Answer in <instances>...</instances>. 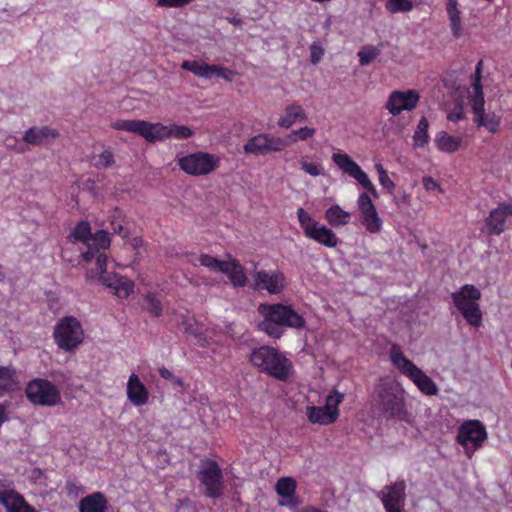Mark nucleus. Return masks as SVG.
I'll use <instances>...</instances> for the list:
<instances>
[{"instance_id": "16", "label": "nucleus", "mask_w": 512, "mask_h": 512, "mask_svg": "<svg viewBox=\"0 0 512 512\" xmlns=\"http://www.w3.org/2000/svg\"><path fill=\"white\" fill-rule=\"evenodd\" d=\"M252 288L256 291H266L271 295L281 294L286 287V277L278 269L258 270L252 274Z\"/></svg>"}, {"instance_id": "7", "label": "nucleus", "mask_w": 512, "mask_h": 512, "mask_svg": "<svg viewBox=\"0 0 512 512\" xmlns=\"http://www.w3.org/2000/svg\"><path fill=\"white\" fill-rule=\"evenodd\" d=\"M455 307L462 314L466 322L479 327L482 323V312L478 301L481 298L480 290L472 284H465L460 290L451 294Z\"/></svg>"}, {"instance_id": "4", "label": "nucleus", "mask_w": 512, "mask_h": 512, "mask_svg": "<svg viewBox=\"0 0 512 512\" xmlns=\"http://www.w3.org/2000/svg\"><path fill=\"white\" fill-rule=\"evenodd\" d=\"M113 128L136 133L148 142L161 141L166 138L187 139L193 135V131L184 125H163L150 123L144 120H118L113 123Z\"/></svg>"}, {"instance_id": "6", "label": "nucleus", "mask_w": 512, "mask_h": 512, "mask_svg": "<svg viewBox=\"0 0 512 512\" xmlns=\"http://www.w3.org/2000/svg\"><path fill=\"white\" fill-rule=\"evenodd\" d=\"M481 67H482V61H479L475 74L474 79L472 81V93L469 95V100L471 102L472 111L474 114L473 121L479 126L486 128L489 132L495 133L498 130V127L501 122V118L497 116L494 112L491 113H485L484 105V95H483V89L481 85Z\"/></svg>"}, {"instance_id": "56", "label": "nucleus", "mask_w": 512, "mask_h": 512, "mask_svg": "<svg viewBox=\"0 0 512 512\" xmlns=\"http://www.w3.org/2000/svg\"><path fill=\"white\" fill-rule=\"evenodd\" d=\"M77 488V484L72 481H68L66 484V489L69 493L75 492Z\"/></svg>"}, {"instance_id": "54", "label": "nucleus", "mask_w": 512, "mask_h": 512, "mask_svg": "<svg viewBox=\"0 0 512 512\" xmlns=\"http://www.w3.org/2000/svg\"><path fill=\"white\" fill-rule=\"evenodd\" d=\"M130 243L133 248L137 249L143 245V239L141 237H134Z\"/></svg>"}, {"instance_id": "50", "label": "nucleus", "mask_w": 512, "mask_h": 512, "mask_svg": "<svg viewBox=\"0 0 512 512\" xmlns=\"http://www.w3.org/2000/svg\"><path fill=\"white\" fill-rule=\"evenodd\" d=\"M464 117H465V114H464L463 108L461 106H459V107H456L453 111H451L448 114L447 119L449 121L457 122L459 120L464 119Z\"/></svg>"}, {"instance_id": "11", "label": "nucleus", "mask_w": 512, "mask_h": 512, "mask_svg": "<svg viewBox=\"0 0 512 512\" xmlns=\"http://www.w3.org/2000/svg\"><path fill=\"white\" fill-rule=\"evenodd\" d=\"M197 479L200 481L203 494L206 497L216 499L223 494V474L216 461L210 459L202 461L197 472Z\"/></svg>"}, {"instance_id": "22", "label": "nucleus", "mask_w": 512, "mask_h": 512, "mask_svg": "<svg viewBox=\"0 0 512 512\" xmlns=\"http://www.w3.org/2000/svg\"><path fill=\"white\" fill-rule=\"evenodd\" d=\"M296 487V481L291 477H281L277 480L275 490L280 497L285 499V501H280L279 505L295 507L299 504L295 497Z\"/></svg>"}, {"instance_id": "28", "label": "nucleus", "mask_w": 512, "mask_h": 512, "mask_svg": "<svg viewBox=\"0 0 512 512\" xmlns=\"http://www.w3.org/2000/svg\"><path fill=\"white\" fill-rule=\"evenodd\" d=\"M307 119V115L301 105L292 103L287 105L284 111V115L279 118L278 125L282 128H290L297 121H304Z\"/></svg>"}, {"instance_id": "39", "label": "nucleus", "mask_w": 512, "mask_h": 512, "mask_svg": "<svg viewBox=\"0 0 512 512\" xmlns=\"http://www.w3.org/2000/svg\"><path fill=\"white\" fill-rule=\"evenodd\" d=\"M381 51L374 46H365L358 52L359 63L362 66L368 65L375 60Z\"/></svg>"}, {"instance_id": "32", "label": "nucleus", "mask_w": 512, "mask_h": 512, "mask_svg": "<svg viewBox=\"0 0 512 512\" xmlns=\"http://www.w3.org/2000/svg\"><path fill=\"white\" fill-rule=\"evenodd\" d=\"M462 143L460 137H453L445 131H441L436 135L435 144L440 151L453 153L457 151Z\"/></svg>"}, {"instance_id": "44", "label": "nucleus", "mask_w": 512, "mask_h": 512, "mask_svg": "<svg viewBox=\"0 0 512 512\" xmlns=\"http://www.w3.org/2000/svg\"><path fill=\"white\" fill-rule=\"evenodd\" d=\"M115 163L114 155L111 151L105 150L100 153L94 162V166L98 169H106L113 166Z\"/></svg>"}, {"instance_id": "30", "label": "nucleus", "mask_w": 512, "mask_h": 512, "mask_svg": "<svg viewBox=\"0 0 512 512\" xmlns=\"http://www.w3.org/2000/svg\"><path fill=\"white\" fill-rule=\"evenodd\" d=\"M351 215L339 205L329 207L325 212V219L332 227H340L349 223Z\"/></svg>"}, {"instance_id": "36", "label": "nucleus", "mask_w": 512, "mask_h": 512, "mask_svg": "<svg viewBox=\"0 0 512 512\" xmlns=\"http://www.w3.org/2000/svg\"><path fill=\"white\" fill-rule=\"evenodd\" d=\"M109 219H110V224H111V228H112L113 232L115 234L120 235L123 239L128 238L129 233L122 225L123 213L119 208H115L111 212Z\"/></svg>"}, {"instance_id": "53", "label": "nucleus", "mask_w": 512, "mask_h": 512, "mask_svg": "<svg viewBox=\"0 0 512 512\" xmlns=\"http://www.w3.org/2000/svg\"><path fill=\"white\" fill-rule=\"evenodd\" d=\"M295 512H325L324 510H321L319 508H316L314 506H305L301 509H298Z\"/></svg>"}, {"instance_id": "14", "label": "nucleus", "mask_w": 512, "mask_h": 512, "mask_svg": "<svg viewBox=\"0 0 512 512\" xmlns=\"http://www.w3.org/2000/svg\"><path fill=\"white\" fill-rule=\"evenodd\" d=\"M30 402L41 406H55L61 403V395L58 388L45 379L30 381L25 389Z\"/></svg>"}, {"instance_id": "38", "label": "nucleus", "mask_w": 512, "mask_h": 512, "mask_svg": "<svg viewBox=\"0 0 512 512\" xmlns=\"http://www.w3.org/2000/svg\"><path fill=\"white\" fill-rule=\"evenodd\" d=\"M145 308L155 317L161 316L163 312L161 299L157 294L152 292L147 293L145 296Z\"/></svg>"}, {"instance_id": "33", "label": "nucleus", "mask_w": 512, "mask_h": 512, "mask_svg": "<svg viewBox=\"0 0 512 512\" xmlns=\"http://www.w3.org/2000/svg\"><path fill=\"white\" fill-rule=\"evenodd\" d=\"M181 68L190 71L199 77L210 79L215 74L216 65L202 64L197 61L185 60L182 62Z\"/></svg>"}, {"instance_id": "3", "label": "nucleus", "mask_w": 512, "mask_h": 512, "mask_svg": "<svg viewBox=\"0 0 512 512\" xmlns=\"http://www.w3.org/2000/svg\"><path fill=\"white\" fill-rule=\"evenodd\" d=\"M258 313L263 316L260 330L272 338H280L284 328L301 329L306 324L305 319L290 305L262 303L258 306Z\"/></svg>"}, {"instance_id": "12", "label": "nucleus", "mask_w": 512, "mask_h": 512, "mask_svg": "<svg viewBox=\"0 0 512 512\" xmlns=\"http://www.w3.org/2000/svg\"><path fill=\"white\" fill-rule=\"evenodd\" d=\"M486 439V428L479 420H467L458 429L457 442L464 448L468 458L483 446Z\"/></svg>"}, {"instance_id": "13", "label": "nucleus", "mask_w": 512, "mask_h": 512, "mask_svg": "<svg viewBox=\"0 0 512 512\" xmlns=\"http://www.w3.org/2000/svg\"><path fill=\"white\" fill-rule=\"evenodd\" d=\"M179 167L192 176H204L220 166V158L206 152H195L178 159Z\"/></svg>"}, {"instance_id": "23", "label": "nucleus", "mask_w": 512, "mask_h": 512, "mask_svg": "<svg viewBox=\"0 0 512 512\" xmlns=\"http://www.w3.org/2000/svg\"><path fill=\"white\" fill-rule=\"evenodd\" d=\"M127 397L135 406H142L148 401V390L135 373H132L128 379Z\"/></svg>"}, {"instance_id": "34", "label": "nucleus", "mask_w": 512, "mask_h": 512, "mask_svg": "<svg viewBox=\"0 0 512 512\" xmlns=\"http://www.w3.org/2000/svg\"><path fill=\"white\" fill-rule=\"evenodd\" d=\"M267 146V134H259L250 138L244 145L247 154L265 155Z\"/></svg>"}, {"instance_id": "35", "label": "nucleus", "mask_w": 512, "mask_h": 512, "mask_svg": "<svg viewBox=\"0 0 512 512\" xmlns=\"http://www.w3.org/2000/svg\"><path fill=\"white\" fill-rule=\"evenodd\" d=\"M428 128V120L425 117H422L419 120V123L413 135V141L416 147H424L428 143Z\"/></svg>"}, {"instance_id": "1", "label": "nucleus", "mask_w": 512, "mask_h": 512, "mask_svg": "<svg viewBox=\"0 0 512 512\" xmlns=\"http://www.w3.org/2000/svg\"><path fill=\"white\" fill-rule=\"evenodd\" d=\"M332 161L343 173L355 179L366 190L359 195L357 200V206L361 213L360 222L369 233H379L382 230L383 222L369 195L370 193L374 198L379 197L375 185L366 172L348 154L335 152L332 154Z\"/></svg>"}, {"instance_id": "55", "label": "nucleus", "mask_w": 512, "mask_h": 512, "mask_svg": "<svg viewBox=\"0 0 512 512\" xmlns=\"http://www.w3.org/2000/svg\"><path fill=\"white\" fill-rule=\"evenodd\" d=\"M227 20L229 21V23L233 24L234 26H242V24H243V20L240 18H237V17L227 18Z\"/></svg>"}, {"instance_id": "2", "label": "nucleus", "mask_w": 512, "mask_h": 512, "mask_svg": "<svg viewBox=\"0 0 512 512\" xmlns=\"http://www.w3.org/2000/svg\"><path fill=\"white\" fill-rule=\"evenodd\" d=\"M404 394L398 381L390 377L380 378L371 395L373 407L386 420L411 423L412 415L407 409Z\"/></svg>"}, {"instance_id": "37", "label": "nucleus", "mask_w": 512, "mask_h": 512, "mask_svg": "<svg viewBox=\"0 0 512 512\" xmlns=\"http://www.w3.org/2000/svg\"><path fill=\"white\" fill-rule=\"evenodd\" d=\"M91 236L92 233L90 224L87 221H81L75 226L73 232L70 235V238H72L73 241H80L87 245Z\"/></svg>"}, {"instance_id": "43", "label": "nucleus", "mask_w": 512, "mask_h": 512, "mask_svg": "<svg viewBox=\"0 0 512 512\" xmlns=\"http://www.w3.org/2000/svg\"><path fill=\"white\" fill-rule=\"evenodd\" d=\"M375 169L378 173L380 185L384 189H386L389 193H392L395 188V184L389 177L387 171L384 169V167L380 163L375 164Z\"/></svg>"}, {"instance_id": "52", "label": "nucleus", "mask_w": 512, "mask_h": 512, "mask_svg": "<svg viewBox=\"0 0 512 512\" xmlns=\"http://www.w3.org/2000/svg\"><path fill=\"white\" fill-rule=\"evenodd\" d=\"M159 374L162 378L166 379V380H172L174 379V374L167 368L165 367H162L159 369Z\"/></svg>"}, {"instance_id": "41", "label": "nucleus", "mask_w": 512, "mask_h": 512, "mask_svg": "<svg viewBox=\"0 0 512 512\" xmlns=\"http://www.w3.org/2000/svg\"><path fill=\"white\" fill-rule=\"evenodd\" d=\"M412 8L413 4L410 0H387L386 2V9L392 14L408 12L412 10Z\"/></svg>"}, {"instance_id": "51", "label": "nucleus", "mask_w": 512, "mask_h": 512, "mask_svg": "<svg viewBox=\"0 0 512 512\" xmlns=\"http://www.w3.org/2000/svg\"><path fill=\"white\" fill-rule=\"evenodd\" d=\"M214 75H217L218 77H221L227 81H231L232 76H233V71L216 65V70H215Z\"/></svg>"}, {"instance_id": "9", "label": "nucleus", "mask_w": 512, "mask_h": 512, "mask_svg": "<svg viewBox=\"0 0 512 512\" xmlns=\"http://www.w3.org/2000/svg\"><path fill=\"white\" fill-rule=\"evenodd\" d=\"M54 341L64 351L76 349L84 339V331L80 322L73 316L60 319L53 332Z\"/></svg>"}, {"instance_id": "8", "label": "nucleus", "mask_w": 512, "mask_h": 512, "mask_svg": "<svg viewBox=\"0 0 512 512\" xmlns=\"http://www.w3.org/2000/svg\"><path fill=\"white\" fill-rule=\"evenodd\" d=\"M391 361L423 394L429 396L437 395L438 388L434 381L406 358L400 348L395 345L391 348Z\"/></svg>"}, {"instance_id": "20", "label": "nucleus", "mask_w": 512, "mask_h": 512, "mask_svg": "<svg viewBox=\"0 0 512 512\" xmlns=\"http://www.w3.org/2000/svg\"><path fill=\"white\" fill-rule=\"evenodd\" d=\"M509 217H512V203H500L492 209L484 220L487 234L501 235L507 228L506 222Z\"/></svg>"}, {"instance_id": "49", "label": "nucleus", "mask_w": 512, "mask_h": 512, "mask_svg": "<svg viewBox=\"0 0 512 512\" xmlns=\"http://www.w3.org/2000/svg\"><path fill=\"white\" fill-rule=\"evenodd\" d=\"M422 184H423V187L427 191H432V190H435V189H439V191L442 192V189L440 188V185L437 183V181H435L430 176L423 177Z\"/></svg>"}, {"instance_id": "42", "label": "nucleus", "mask_w": 512, "mask_h": 512, "mask_svg": "<svg viewBox=\"0 0 512 512\" xmlns=\"http://www.w3.org/2000/svg\"><path fill=\"white\" fill-rule=\"evenodd\" d=\"M315 132H316L315 128L305 126V127H301L296 130H292L287 135V138L293 143H295L297 141H305V140L313 137Z\"/></svg>"}, {"instance_id": "27", "label": "nucleus", "mask_w": 512, "mask_h": 512, "mask_svg": "<svg viewBox=\"0 0 512 512\" xmlns=\"http://www.w3.org/2000/svg\"><path fill=\"white\" fill-rule=\"evenodd\" d=\"M25 503L26 501L22 495L13 489L7 488L5 483L0 481V504L6 508L7 512H13Z\"/></svg>"}, {"instance_id": "26", "label": "nucleus", "mask_w": 512, "mask_h": 512, "mask_svg": "<svg viewBox=\"0 0 512 512\" xmlns=\"http://www.w3.org/2000/svg\"><path fill=\"white\" fill-rule=\"evenodd\" d=\"M306 416L309 422L319 425H329L337 420V412L330 411L325 406H308Z\"/></svg>"}, {"instance_id": "10", "label": "nucleus", "mask_w": 512, "mask_h": 512, "mask_svg": "<svg viewBox=\"0 0 512 512\" xmlns=\"http://www.w3.org/2000/svg\"><path fill=\"white\" fill-rule=\"evenodd\" d=\"M297 217L307 238L328 248L338 245L339 239L333 230L314 220L303 208L297 210Z\"/></svg>"}, {"instance_id": "59", "label": "nucleus", "mask_w": 512, "mask_h": 512, "mask_svg": "<svg viewBox=\"0 0 512 512\" xmlns=\"http://www.w3.org/2000/svg\"><path fill=\"white\" fill-rule=\"evenodd\" d=\"M5 279V274H4V271H3V266L0 265V283L3 282Z\"/></svg>"}, {"instance_id": "5", "label": "nucleus", "mask_w": 512, "mask_h": 512, "mask_svg": "<svg viewBox=\"0 0 512 512\" xmlns=\"http://www.w3.org/2000/svg\"><path fill=\"white\" fill-rule=\"evenodd\" d=\"M250 361L261 372H266L280 381L288 380L292 372V362L270 346L254 349L251 352Z\"/></svg>"}, {"instance_id": "60", "label": "nucleus", "mask_w": 512, "mask_h": 512, "mask_svg": "<svg viewBox=\"0 0 512 512\" xmlns=\"http://www.w3.org/2000/svg\"><path fill=\"white\" fill-rule=\"evenodd\" d=\"M189 262H190L192 265H196V263H195L192 259H189Z\"/></svg>"}, {"instance_id": "31", "label": "nucleus", "mask_w": 512, "mask_h": 512, "mask_svg": "<svg viewBox=\"0 0 512 512\" xmlns=\"http://www.w3.org/2000/svg\"><path fill=\"white\" fill-rule=\"evenodd\" d=\"M457 6V0H447L446 12L450 20L452 34L455 38H460L462 35V23Z\"/></svg>"}, {"instance_id": "15", "label": "nucleus", "mask_w": 512, "mask_h": 512, "mask_svg": "<svg viewBox=\"0 0 512 512\" xmlns=\"http://www.w3.org/2000/svg\"><path fill=\"white\" fill-rule=\"evenodd\" d=\"M86 277L90 280L98 279L101 284L113 289L115 295L122 299L127 298L134 289V283L131 280L115 273H108L107 265L104 271H100L99 265H96L95 269L92 268L86 272Z\"/></svg>"}, {"instance_id": "17", "label": "nucleus", "mask_w": 512, "mask_h": 512, "mask_svg": "<svg viewBox=\"0 0 512 512\" xmlns=\"http://www.w3.org/2000/svg\"><path fill=\"white\" fill-rule=\"evenodd\" d=\"M111 240L109 234L105 230H99L93 234L88 241L87 251L82 254L85 261L95 259V264L99 265L100 271H104L107 264L108 256L106 250L109 249Z\"/></svg>"}, {"instance_id": "48", "label": "nucleus", "mask_w": 512, "mask_h": 512, "mask_svg": "<svg viewBox=\"0 0 512 512\" xmlns=\"http://www.w3.org/2000/svg\"><path fill=\"white\" fill-rule=\"evenodd\" d=\"M191 1L192 0H158L157 5L164 7H181L190 3Z\"/></svg>"}, {"instance_id": "58", "label": "nucleus", "mask_w": 512, "mask_h": 512, "mask_svg": "<svg viewBox=\"0 0 512 512\" xmlns=\"http://www.w3.org/2000/svg\"><path fill=\"white\" fill-rule=\"evenodd\" d=\"M171 382H172L174 385L179 386V387H182V386H183V384H184V383H183V381H182V379H181V378H179V377H176V376H174V379H172V380H171Z\"/></svg>"}, {"instance_id": "18", "label": "nucleus", "mask_w": 512, "mask_h": 512, "mask_svg": "<svg viewBox=\"0 0 512 512\" xmlns=\"http://www.w3.org/2000/svg\"><path fill=\"white\" fill-rule=\"evenodd\" d=\"M420 95L416 90L393 91L386 102L385 108L393 116L402 111H412L417 107Z\"/></svg>"}, {"instance_id": "40", "label": "nucleus", "mask_w": 512, "mask_h": 512, "mask_svg": "<svg viewBox=\"0 0 512 512\" xmlns=\"http://www.w3.org/2000/svg\"><path fill=\"white\" fill-rule=\"evenodd\" d=\"M200 265L209 268L212 271L223 272L224 266L227 261H220L217 258L208 254H201L198 258Z\"/></svg>"}, {"instance_id": "45", "label": "nucleus", "mask_w": 512, "mask_h": 512, "mask_svg": "<svg viewBox=\"0 0 512 512\" xmlns=\"http://www.w3.org/2000/svg\"><path fill=\"white\" fill-rule=\"evenodd\" d=\"M344 395L338 391H332L326 398L325 407L330 411H336L337 417L339 416L338 405L343 401Z\"/></svg>"}, {"instance_id": "47", "label": "nucleus", "mask_w": 512, "mask_h": 512, "mask_svg": "<svg viewBox=\"0 0 512 512\" xmlns=\"http://www.w3.org/2000/svg\"><path fill=\"white\" fill-rule=\"evenodd\" d=\"M301 169L311 176H320L324 174L323 168L318 163L307 162L305 160L300 161Z\"/></svg>"}, {"instance_id": "29", "label": "nucleus", "mask_w": 512, "mask_h": 512, "mask_svg": "<svg viewBox=\"0 0 512 512\" xmlns=\"http://www.w3.org/2000/svg\"><path fill=\"white\" fill-rule=\"evenodd\" d=\"M222 273L227 275L235 287H244L247 284L244 268L237 260L227 261Z\"/></svg>"}, {"instance_id": "46", "label": "nucleus", "mask_w": 512, "mask_h": 512, "mask_svg": "<svg viewBox=\"0 0 512 512\" xmlns=\"http://www.w3.org/2000/svg\"><path fill=\"white\" fill-rule=\"evenodd\" d=\"M287 146V142L280 137L267 134L266 154L269 152H280Z\"/></svg>"}, {"instance_id": "24", "label": "nucleus", "mask_w": 512, "mask_h": 512, "mask_svg": "<svg viewBox=\"0 0 512 512\" xmlns=\"http://www.w3.org/2000/svg\"><path fill=\"white\" fill-rule=\"evenodd\" d=\"M16 369L12 366H0V397L19 389Z\"/></svg>"}, {"instance_id": "57", "label": "nucleus", "mask_w": 512, "mask_h": 512, "mask_svg": "<svg viewBox=\"0 0 512 512\" xmlns=\"http://www.w3.org/2000/svg\"><path fill=\"white\" fill-rule=\"evenodd\" d=\"M322 54V51H311V60L313 63H317L320 59V55Z\"/></svg>"}, {"instance_id": "21", "label": "nucleus", "mask_w": 512, "mask_h": 512, "mask_svg": "<svg viewBox=\"0 0 512 512\" xmlns=\"http://www.w3.org/2000/svg\"><path fill=\"white\" fill-rule=\"evenodd\" d=\"M57 130L50 128L48 126L41 127H31L29 128L24 136V142L33 145V146H41L48 145L52 140H54L58 136Z\"/></svg>"}, {"instance_id": "19", "label": "nucleus", "mask_w": 512, "mask_h": 512, "mask_svg": "<svg viewBox=\"0 0 512 512\" xmlns=\"http://www.w3.org/2000/svg\"><path fill=\"white\" fill-rule=\"evenodd\" d=\"M405 489L404 481H397L391 485L385 486L379 493V497L386 512L403 511L405 504Z\"/></svg>"}, {"instance_id": "25", "label": "nucleus", "mask_w": 512, "mask_h": 512, "mask_svg": "<svg viewBox=\"0 0 512 512\" xmlns=\"http://www.w3.org/2000/svg\"><path fill=\"white\" fill-rule=\"evenodd\" d=\"M108 501L101 492L85 496L79 502V512H107Z\"/></svg>"}]
</instances>
